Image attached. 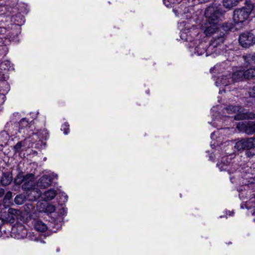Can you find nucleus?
I'll return each mask as SVG.
<instances>
[{"label":"nucleus","mask_w":255,"mask_h":255,"mask_svg":"<svg viewBox=\"0 0 255 255\" xmlns=\"http://www.w3.org/2000/svg\"><path fill=\"white\" fill-rule=\"evenodd\" d=\"M222 15V13L217 6H210L206 9L205 15L208 19L202 24L201 29L206 36H209L218 30L217 23Z\"/></svg>","instance_id":"1"},{"label":"nucleus","mask_w":255,"mask_h":255,"mask_svg":"<svg viewBox=\"0 0 255 255\" xmlns=\"http://www.w3.org/2000/svg\"><path fill=\"white\" fill-rule=\"evenodd\" d=\"M251 10L248 8H237L234 11L233 20L236 24L242 25L248 19Z\"/></svg>","instance_id":"2"},{"label":"nucleus","mask_w":255,"mask_h":255,"mask_svg":"<svg viewBox=\"0 0 255 255\" xmlns=\"http://www.w3.org/2000/svg\"><path fill=\"white\" fill-rule=\"evenodd\" d=\"M227 110L229 112L235 113L239 112V113L235 116V119L236 120H242L244 119H255V114L252 112H245L242 110V108L238 106H229L227 108Z\"/></svg>","instance_id":"3"},{"label":"nucleus","mask_w":255,"mask_h":255,"mask_svg":"<svg viewBox=\"0 0 255 255\" xmlns=\"http://www.w3.org/2000/svg\"><path fill=\"white\" fill-rule=\"evenodd\" d=\"M205 44L201 43L195 48V53H197V55H201L205 52L206 53V56H208L214 53H215L217 51V44L214 42H210L208 47L206 48Z\"/></svg>","instance_id":"4"},{"label":"nucleus","mask_w":255,"mask_h":255,"mask_svg":"<svg viewBox=\"0 0 255 255\" xmlns=\"http://www.w3.org/2000/svg\"><path fill=\"white\" fill-rule=\"evenodd\" d=\"M240 44L245 48H248L255 43V36L251 32H244L239 37Z\"/></svg>","instance_id":"5"},{"label":"nucleus","mask_w":255,"mask_h":255,"mask_svg":"<svg viewBox=\"0 0 255 255\" xmlns=\"http://www.w3.org/2000/svg\"><path fill=\"white\" fill-rule=\"evenodd\" d=\"M237 128L242 131H244L248 134H252L255 133V123L239 122L237 126Z\"/></svg>","instance_id":"6"},{"label":"nucleus","mask_w":255,"mask_h":255,"mask_svg":"<svg viewBox=\"0 0 255 255\" xmlns=\"http://www.w3.org/2000/svg\"><path fill=\"white\" fill-rule=\"evenodd\" d=\"M52 182V177L49 175L42 176L37 182V186L41 188H45L50 186Z\"/></svg>","instance_id":"7"},{"label":"nucleus","mask_w":255,"mask_h":255,"mask_svg":"<svg viewBox=\"0 0 255 255\" xmlns=\"http://www.w3.org/2000/svg\"><path fill=\"white\" fill-rule=\"evenodd\" d=\"M244 69L243 67H240L235 71L232 74V79L234 82H238L246 79L244 76Z\"/></svg>","instance_id":"8"},{"label":"nucleus","mask_w":255,"mask_h":255,"mask_svg":"<svg viewBox=\"0 0 255 255\" xmlns=\"http://www.w3.org/2000/svg\"><path fill=\"white\" fill-rule=\"evenodd\" d=\"M19 126V132H23L24 133L28 134L29 132L28 129L31 128L32 124L26 118H23L20 121Z\"/></svg>","instance_id":"9"},{"label":"nucleus","mask_w":255,"mask_h":255,"mask_svg":"<svg viewBox=\"0 0 255 255\" xmlns=\"http://www.w3.org/2000/svg\"><path fill=\"white\" fill-rule=\"evenodd\" d=\"M231 159L228 157H223L222 158L221 163H218L217 166L219 167L221 171H227L229 173H231L230 171V164Z\"/></svg>","instance_id":"10"},{"label":"nucleus","mask_w":255,"mask_h":255,"mask_svg":"<svg viewBox=\"0 0 255 255\" xmlns=\"http://www.w3.org/2000/svg\"><path fill=\"white\" fill-rule=\"evenodd\" d=\"M15 236L18 239H23L27 236V230L22 225H20L12 229Z\"/></svg>","instance_id":"11"},{"label":"nucleus","mask_w":255,"mask_h":255,"mask_svg":"<svg viewBox=\"0 0 255 255\" xmlns=\"http://www.w3.org/2000/svg\"><path fill=\"white\" fill-rule=\"evenodd\" d=\"M246 150L255 148V137L244 138Z\"/></svg>","instance_id":"12"},{"label":"nucleus","mask_w":255,"mask_h":255,"mask_svg":"<svg viewBox=\"0 0 255 255\" xmlns=\"http://www.w3.org/2000/svg\"><path fill=\"white\" fill-rule=\"evenodd\" d=\"M224 34L221 32L219 34L213 37L210 42H214L217 44V47L220 46L224 41Z\"/></svg>","instance_id":"13"},{"label":"nucleus","mask_w":255,"mask_h":255,"mask_svg":"<svg viewBox=\"0 0 255 255\" xmlns=\"http://www.w3.org/2000/svg\"><path fill=\"white\" fill-rule=\"evenodd\" d=\"M34 228L40 232H44L48 229L47 225L41 221H37L35 222Z\"/></svg>","instance_id":"14"},{"label":"nucleus","mask_w":255,"mask_h":255,"mask_svg":"<svg viewBox=\"0 0 255 255\" xmlns=\"http://www.w3.org/2000/svg\"><path fill=\"white\" fill-rule=\"evenodd\" d=\"M0 180L2 185L6 186L11 183L12 177L8 173H3L2 176Z\"/></svg>","instance_id":"15"},{"label":"nucleus","mask_w":255,"mask_h":255,"mask_svg":"<svg viewBox=\"0 0 255 255\" xmlns=\"http://www.w3.org/2000/svg\"><path fill=\"white\" fill-rule=\"evenodd\" d=\"M56 191L51 189L44 192V199L47 201H50L54 198L56 195Z\"/></svg>","instance_id":"16"},{"label":"nucleus","mask_w":255,"mask_h":255,"mask_svg":"<svg viewBox=\"0 0 255 255\" xmlns=\"http://www.w3.org/2000/svg\"><path fill=\"white\" fill-rule=\"evenodd\" d=\"M246 63L248 65H252L255 63V53L248 54L243 56Z\"/></svg>","instance_id":"17"},{"label":"nucleus","mask_w":255,"mask_h":255,"mask_svg":"<svg viewBox=\"0 0 255 255\" xmlns=\"http://www.w3.org/2000/svg\"><path fill=\"white\" fill-rule=\"evenodd\" d=\"M244 76L246 79H252L255 77V67L253 68H250L247 70H244Z\"/></svg>","instance_id":"18"},{"label":"nucleus","mask_w":255,"mask_h":255,"mask_svg":"<svg viewBox=\"0 0 255 255\" xmlns=\"http://www.w3.org/2000/svg\"><path fill=\"white\" fill-rule=\"evenodd\" d=\"M26 200V196L23 194H18L14 198V202L17 205L23 204Z\"/></svg>","instance_id":"19"},{"label":"nucleus","mask_w":255,"mask_h":255,"mask_svg":"<svg viewBox=\"0 0 255 255\" xmlns=\"http://www.w3.org/2000/svg\"><path fill=\"white\" fill-rule=\"evenodd\" d=\"M1 216L3 217L4 221H7L10 223L14 222L15 220V217L13 216H10L8 215V212L6 211L2 212L1 211Z\"/></svg>","instance_id":"20"},{"label":"nucleus","mask_w":255,"mask_h":255,"mask_svg":"<svg viewBox=\"0 0 255 255\" xmlns=\"http://www.w3.org/2000/svg\"><path fill=\"white\" fill-rule=\"evenodd\" d=\"M235 148L238 150H246L244 138L237 141L234 146Z\"/></svg>","instance_id":"21"},{"label":"nucleus","mask_w":255,"mask_h":255,"mask_svg":"<svg viewBox=\"0 0 255 255\" xmlns=\"http://www.w3.org/2000/svg\"><path fill=\"white\" fill-rule=\"evenodd\" d=\"M24 210L27 214H31L34 210V206L32 203H27L24 206Z\"/></svg>","instance_id":"22"},{"label":"nucleus","mask_w":255,"mask_h":255,"mask_svg":"<svg viewBox=\"0 0 255 255\" xmlns=\"http://www.w3.org/2000/svg\"><path fill=\"white\" fill-rule=\"evenodd\" d=\"M26 140V138L23 141H21L18 142L13 147L14 151L16 152H18L20 151V149L22 146L25 145V142Z\"/></svg>","instance_id":"23"},{"label":"nucleus","mask_w":255,"mask_h":255,"mask_svg":"<svg viewBox=\"0 0 255 255\" xmlns=\"http://www.w3.org/2000/svg\"><path fill=\"white\" fill-rule=\"evenodd\" d=\"M33 178V175L32 174H26L23 175V186L25 184H29L30 182H32Z\"/></svg>","instance_id":"24"},{"label":"nucleus","mask_w":255,"mask_h":255,"mask_svg":"<svg viewBox=\"0 0 255 255\" xmlns=\"http://www.w3.org/2000/svg\"><path fill=\"white\" fill-rule=\"evenodd\" d=\"M14 182L16 184L20 185L23 182V175L19 173L17 175L16 178L14 180Z\"/></svg>","instance_id":"25"},{"label":"nucleus","mask_w":255,"mask_h":255,"mask_svg":"<svg viewBox=\"0 0 255 255\" xmlns=\"http://www.w3.org/2000/svg\"><path fill=\"white\" fill-rule=\"evenodd\" d=\"M7 212H8V215H10V216H13L14 217L18 215L19 213V210L13 208H8Z\"/></svg>","instance_id":"26"},{"label":"nucleus","mask_w":255,"mask_h":255,"mask_svg":"<svg viewBox=\"0 0 255 255\" xmlns=\"http://www.w3.org/2000/svg\"><path fill=\"white\" fill-rule=\"evenodd\" d=\"M11 204V201L10 200H7L5 198L3 199V204L2 205H1V208L2 209V207H3L4 209H7L9 208Z\"/></svg>","instance_id":"27"},{"label":"nucleus","mask_w":255,"mask_h":255,"mask_svg":"<svg viewBox=\"0 0 255 255\" xmlns=\"http://www.w3.org/2000/svg\"><path fill=\"white\" fill-rule=\"evenodd\" d=\"M61 129L63 130L64 134H67L69 131V125L68 123L64 124L62 126Z\"/></svg>","instance_id":"28"},{"label":"nucleus","mask_w":255,"mask_h":255,"mask_svg":"<svg viewBox=\"0 0 255 255\" xmlns=\"http://www.w3.org/2000/svg\"><path fill=\"white\" fill-rule=\"evenodd\" d=\"M248 93L251 98L254 99L255 102V86L252 89H250Z\"/></svg>","instance_id":"29"},{"label":"nucleus","mask_w":255,"mask_h":255,"mask_svg":"<svg viewBox=\"0 0 255 255\" xmlns=\"http://www.w3.org/2000/svg\"><path fill=\"white\" fill-rule=\"evenodd\" d=\"M11 198H12V192L10 191H8L5 195L4 198L10 200Z\"/></svg>","instance_id":"30"},{"label":"nucleus","mask_w":255,"mask_h":255,"mask_svg":"<svg viewBox=\"0 0 255 255\" xmlns=\"http://www.w3.org/2000/svg\"><path fill=\"white\" fill-rule=\"evenodd\" d=\"M6 32V29L0 27V35H3Z\"/></svg>","instance_id":"31"},{"label":"nucleus","mask_w":255,"mask_h":255,"mask_svg":"<svg viewBox=\"0 0 255 255\" xmlns=\"http://www.w3.org/2000/svg\"><path fill=\"white\" fill-rule=\"evenodd\" d=\"M3 221L4 219L3 217L1 216L0 217V227L3 224Z\"/></svg>","instance_id":"32"},{"label":"nucleus","mask_w":255,"mask_h":255,"mask_svg":"<svg viewBox=\"0 0 255 255\" xmlns=\"http://www.w3.org/2000/svg\"><path fill=\"white\" fill-rule=\"evenodd\" d=\"M4 189H1L0 190V197H1L2 196H3V195L4 194Z\"/></svg>","instance_id":"33"},{"label":"nucleus","mask_w":255,"mask_h":255,"mask_svg":"<svg viewBox=\"0 0 255 255\" xmlns=\"http://www.w3.org/2000/svg\"><path fill=\"white\" fill-rule=\"evenodd\" d=\"M49 208H50V209L51 210V211H55V207L54 206H49Z\"/></svg>","instance_id":"34"},{"label":"nucleus","mask_w":255,"mask_h":255,"mask_svg":"<svg viewBox=\"0 0 255 255\" xmlns=\"http://www.w3.org/2000/svg\"><path fill=\"white\" fill-rule=\"evenodd\" d=\"M229 82L227 83L226 82H223L222 84L225 86L227 85L228 84Z\"/></svg>","instance_id":"35"},{"label":"nucleus","mask_w":255,"mask_h":255,"mask_svg":"<svg viewBox=\"0 0 255 255\" xmlns=\"http://www.w3.org/2000/svg\"><path fill=\"white\" fill-rule=\"evenodd\" d=\"M251 183H255V177L253 178V181H251Z\"/></svg>","instance_id":"36"},{"label":"nucleus","mask_w":255,"mask_h":255,"mask_svg":"<svg viewBox=\"0 0 255 255\" xmlns=\"http://www.w3.org/2000/svg\"><path fill=\"white\" fill-rule=\"evenodd\" d=\"M44 131L45 132V133L47 134V130H44Z\"/></svg>","instance_id":"37"},{"label":"nucleus","mask_w":255,"mask_h":255,"mask_svg":"<svg viewBox=\"0 0 255 255\" xmlns=\"http://www.w3.org/2000/svg\"><path fill=\"white\" fill-rule=\"evenodd\" d=\"M180 1H181V0H180Z\"/></svg>","instance_id":"38"}]
</instances>
